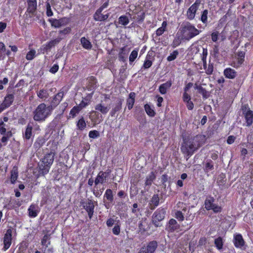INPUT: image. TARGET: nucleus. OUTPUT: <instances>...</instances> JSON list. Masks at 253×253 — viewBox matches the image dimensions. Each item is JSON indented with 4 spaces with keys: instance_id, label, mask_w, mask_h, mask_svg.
Returning a JSON list of instances; mask_svg holds the SVG:
<instances>
[{
    "instance_id": "obj_1",
    "label": "nucleus",
    "mask_w": 253,
    "mask_h": 253,
    "mask_svg": "<svg viewBox=\"0 0 253 253\" xmlns=\"http://www.w3.org/2000/svg\"><path fill=\"white\" fill-rule=\"evenodd\" d=\"M206 140V136L198 134L195 136H188L183 139L181 150L189 159L199 148L202 146Z\"/></svg>"
},
{
    "instance_id": "obj_2",
    "label": "nucleus",
    "mask_w": 253,
    "mask_h": 253,
    "mask_svg": "<svg viewBox=\"0 0 253 253\" xmlns=\"http://www.w3.org/2000/svg\"><path fill=\"white\" fill-rule=\"evenodd\" d=\"M201 32V31L196 28L194 24L188 21L183 22L178 31L184 41H189L199 35Z\"/></svg>"
},
{
    "instance_id": "obj_3",
    "label": "nucleus",
    "mask_w": 253,
    "mask_h": 253,
    "mask_svg": "<svg viewBox=\"0 0 253 253\" xmlns=\"http://www.w3.org/2000/svg\"><path fill=\"white\" fill-rule=\"evenodd\" d=\"M56 153L54 151H50L47 153L41 160L38 164L40 175H45L47 174L54 162Z\"/></svg>"
},
{
    "instance_id": "obj_4",
    "label": "nucleus",
    "mask_w": 253,
    "mask_h": 253,
    "mask_svg": "<svg viewBox=\"0 0 253 253\" xmlns=\"http://www.w3.org/2000/svg\"><path fill=\"white\" fill-rule=\"evenodd\" d=\"M52 111L51 106H46L45 104L42 103L33 111V119L39 122H43L51 115Z\"/></svg>"
},
{
    "instance_id": "obj_5",
    "label": "nucleus",
    "mask_w": 253,
    "mask_h": 253,
    "mask_svg": "<svg viewBox=\"0 0 253 253\" xmlns=\"http://www.w3.org/2000/svg\"><path fill=\"white\" fill-rule=\"evenodd\" d=\"M166 208L160 207L158 208L153 214L152 223L155 227L160 226V222L162 221L166 214Z\"/></svg>"
},
{
    "instance_id": "obj_6",
    "label": "nucleus",
    "mask_w": 253,
    "mask_h": 253,
    "mask_svg": "<svg viewBox=\"0 0 253 253\" xmlns=\"http://www.w3.org/2000/svg\"><path fill=\"white\" fill-rule=\"evenodd\" d=\"M214 201L213 197L211 196L207 197L204 203L205 208L207 211L212 210L214 213L220 212L222 211V208L214 204Z\"/></svg>"
},
{
    "instance_id": "obj_7",
    "label": "nucleus",
    "mask_w": 253,
    "mask_h": 253,
    "mask_svg": "<svg viewBox=\"0 0 253 253\" xmlns=\"http://www.w3.org/2000/svg\"><path fill=\"white\" fill-rule=\"evenodd\" d=\"M95 203L97 204V202H94L92 200L89 199H87L86 201H82L81 202V205L87 213L88 217L90 219L92 218L94 213Z\"/></svg>"
},
{
    "instance_id": "obj_8",
    "label": "nucleus",
    "mask_w": 253,
    "mask_h": 253,
    "mask_svg": "<svg viewBox=\"0 0 253 253\" xmlns=\"http://www.w3.org/2000/svg\"><path fill=\"white\" fill-rule=\"evenodd\" d=\"M201 2V0H195L194 3L187 9L186 16L188 20H192L195 18L196 12L200 5Z\"/></svg>"
},
{
    "instance_id": "obj_9",
    "label": "nucleus",
    "mask_w": 253,
    "mask_h": 253,
    "mask_svg": "<svg viewBox=\"0 0 253 253\" xmlns=\"http://www.w3.org/2000/svg\"><path fill=\"white\" fill-rule=\"evenodd\" d=\"M114 199L113 191L111 189H107L103 196V202L106 209H108L113 206Z\"/></svg>"
},
{
    "instance_id": "obj_10",
    "label": "nucleus",
    "mask_w": 253,
    "mask_h": 253,
    "mask_svg": "<svg viewBox=\"0 0 253 253\" xmlns=\"http://www.w3.org/2000/svg\"><path fill=\"white\" fill-rule=\"evenodd\" d=\"M27 7L25 14L28 18H32L37 9V0H27Z\"/></svg>"
},
{
    "instance_id": "obj_11",
    "label": "nucleus",
    "mask_w": 253,
    "mask_h": 253,
    "mask_svg": "<svg viewBox=\"0 0 253 253\" xmlns=\"http://www.w3.org/2000/svg\"><path fill=\"white\" fill-rule=\"evenodd\" d=\"M242 110L245 118L246 126H250L253 123V111L248 107V105L243 106Z\"/></svg>"
},
{
    "instance_id": "obj_12",
    "label": "nucleus",
    "mask_w": 253,
    "mask_h": 253,
    "mask_svg": "<svg viewBox=\"0 0 253 253\" xmlns=\"http://www.w3.org/2000/svg\"><path fill=\"white\" fill-rule=\"evenodd\" d=\"M158 247V243L156 241L149 242L146 246L142 247L138 253H154Z\"/></svg>"
},
{
    "instance_id": "obj_13",
    "label": "nucleus",
    "mask_w": 253,
    "mask_h": 253,
    "mask_svg": "<svg viewBox=\"0 0 253 253\" xmlns=\"http://www.w3.org/2000/svg\"><path fill=\"white\" fill-rule=\"evenodd\" d=\"M89 118L93 126L99 124L103 120L102 114L95 110H92L89 112Z\"/></svg>"
},
{
    "instance_id": "obj_14",
    "label": "nucleus",
    "mask_w": 253,
    "mask_h": 253,
    "mask_svg": "<svg viewBox=\"0 0 253 253\" xmlns=\"http://www.w3.org/2000/svg\"><path fill=\"white\" fill-rule=\"evenodd\" d=\"M61 40L60 38H57L49 41L47 42L45 44L42 45L39 49V50L42 53L44 54L45 52H47L50 51L51 48L55 46V45L58 44Z\"/></svg>"
},
{
    "instance_id": "obj_15",
    "label": "nucleus",
    "mask_w": 253,
    "mask_h": 253,
    "mask_svg": "<svg viewBox=\"0 0 253 253\" xmlns=\"http://www.w3.org/2000/svg\"><path fill=\"white\" fill-rule=\"evenodd\" d=\"M233 242L236 248L243 249L246 245V242L240 233H236L234 234Z\"/></svg>"
},
{
    "instance_id": "obj_16",
    "label": "nucleus",
    "mask_w": 253,
    "mask_h": 253,
    "mask_svg": "<svg viewBox=\"0 0 253 253\" xmlns=\"http://www.w3.org/2000/svg\"><path fill=\"white\" fill-rule=\"evenodd\" d=\"M12 233V230L11 229H8L4 234L3 238V247L2 248L4 251L7 250L11 245Z\"/></svg>"
},
{
    "instance_id": "obj_17",
    "label": "nucleus",
    "mask_w": 253,
    "mask_h": 253,
    "mask_svg": "<svg viewBox=\"0 0 253 253\" xmlns=\"http://www.w3.org/2000/svg\"><path fill=\"white\" fill-rule=\"evenodd\" d=\"M64 87H63L53 96L49 106H51L52 109L55 108L60 103L64 96Z\"/></svg>"
},
{
    "instance_id": "obj_18",
    "label": "nucleus",
    "mask_w": 253,
    "mask_h": 253,
    "mask_svg": "<svg viewBox=\"0 0 253 253\" xmlns=\"http://www.w3.org/2000/svg\"><path fill=\"white\" fill-rule=\"evenodd\" d=\"M124 102V99L122 98H118L115 103L113 105V107L110 112V115L111 117H114L115 114L121 110L122 108V104Z\"/></svg>"
},
{
    "instance_id": "obj_19",
    "label": "nucleus",
    "mask_w": 253,
    "mask_h": 253,
    "mask_svg": "<svg viewBox=\"0 0 253 253\" xmlns=\"http://www.w3.org/2000/svg\"><path fill=\"white\" fill-rule=\"evenodd\" d=\"M94 91H92L90 93H87L84 97H83L82 100L79 105L83 109L88 106L91 102L92 97Z\"/></svg>"
},
{
    "instance_id": "obj_20",
    "label": "nucleus",
    "mask_w": 253,
    "mask_h": 253,
    "mask_svg": "<svg viewBox=\"0 0 253 253\" xmlns=\"http://www.w3.org/2000/svg\"><path fill=\"white\" fill-rule=\"evenodd\" d=\"M87 83L86 84V88L89 91H94L97 87V81L96 78L94 76H90L87 78Z\"/></svg>"
},
{
    "instance_id": "obj_21",
    "label": "nucleus",
    "mask_w": 253,
    "mask_h": 253,
    "mask_svg": "<svg viewBox=\"0 0 253 253\" xmlns=\"http://www.w3.org/2000/svg\"><path fill=\"white\" fill-rule=\"evenodd\" d=\"M109 172H106L103 171H100L97 174L95 179L94 180V183L95 185H98L99 183L103 184L106 181Z\"/></svg>"
},
{
    "instance_id": "obj_22",
    "label": "nucleus",
    "mask_w": 253,
    "mask_h": 253,
    "mask_svg": "<svg viewBox=\"0 0 253 253\" xmlns=\"http://www.w3.org/2000/svg\"><path fill=\"white\" fill-rule=\"evenodd\" d=\"M102 11L96 10L93 15V19L95 21H106L109 17L110 14L108 13L106 14H103Z\"/></svg>"
},
{
    "instance_id": "obj_23",
    "label": "nucleus",
    "mask_w": 253,
    "mask_h": 253,
    "mask_svg": "<svg viewBox=\"0 0 253 253\" xmlns=\"http://www.w3.org/2000/svg\"><path fill=\"white\" fill-rule=\"evenodd\" d=\"M180 227V226L177 223L176 220L173 218H171L169 221V224L167 228L169 232H173L174 231L179 229Z\"/></svg>"
},
{
    "instance_id": "obj_24",
    "label": "nucleus",
    "mask_w": 253,
    "mask_h": 253,
    "mask_svg": "<svg viewBox=\"0 0 253 253\" xmlns=\"http://www.w3.org/2000/svg\"><path fill=\"white\" fill-rule=\"evenodd\" d=\"M223 75L227 79H234L237 76V72L234 69L228 67L224 70Z\"/></svg>"
},
{
    "instance_id": "obj_25",
    "label": "nucleus",
    "mask_w": 253,
    "mask_h": 253,
    "mask_svg": "<svg viewBox=\"0 0 253 253\" xmlns=\"http://www.w3.org/2000/svg\"><path fill=\"white\" fill-rule=\"evenodd\" d=\"M95 111L101 114L106 115L109 111V108L102 102L97 104L94 107Z\"/></svg>"
},
{
    "instance_id": "obj_26",
    "label": "nucleus",
    "mask_w": 253,
    "mask_h": 253,
    "mask_svg": "<svg viewBox=\"0 0 253 253\" xmlns=\"http://www.w3.org/2000/svg\"><path fill=\"white\" fill-rule=\"evenodd\" d=\"M172 81L169 80L166 83L161 84L159 87V91L162 94H165L167 90L170 88L172 85Z\"/></svg>"
},
{
    "instance_id": "obj_27",
    "label": "nucleus",
    "mask_w": 253,
    "mask_h": 253,
    "mask_svg": "<svg viewBox=\"0 0 253 253\" xmlns=\"http://www.w3.org/2000/svg\"><path fill=\"white\" fill-rule=\"evenodd\" d=\"M14 99V95L12 94H7L2 102V104L6 108H8L10 106L12 103L13 102Z\"/></svg>"
},
{
    "instance_id": "obj_28",
    "label": "nucleus",
    "mask_w": 253,
    "mask_h": 253,
    "mask_svg": "<svg viewBox=\"0 0 253 253\" xmlns=\"http://www.w3.org/2000/svg\"><path fill=\"white\" fill-rule=\"evenodd\" d=\"M136 94L134 92H131L129 93L128 97L126 99V106L128 110H131L134 105L135 103V98Z\"/></svg>"
},
{
    "instance_id": "obj_29",
    "label": "nucleus",
    "mask_w": 253,
    "mask_h": 253,
    "mask_svg": "<svg viewBox=\"0 0 253 253\" xmlns=\"http://www.w3.org/2000/svg\"><path fill=\"white\" fill-rule=\"evenodd\" d=\"M129 22V20L128 17L125 15H123L119 17L118 22L115 21L114 24L116 25V27H118V25L126 26Z\"/></svg>"
},
{
    "instance_id": "obj_30",
    "label": "nucleus",
    "mask_w": 253,
    "mask_h": 253,
    "mask_svg": "<svg viewBox=\"0 0 253 253\" xmlns=\"http://www.w3.org/2000/svg\"><path fill=\"white\" fill-rule=\"evenodd\" d=\"M28 215L31 217H36L39 213L38 206L35 204H31L28 209Z\"/></svg>"
},
{
    "instance_id": "obj_31",
    "label": "nucleus",
    "mask_w": 253,
    "mask_h": 253,
    "mask_svg": "<svg viewBox=\"0 0 253 253\" xmlns=\"http://www.w3.org/2000/svg\"><path fill=\"white\" fill-rule=\"evenodd\" d=\"M160 198L158 194H154L150 201V209L154 210L159 204Z\"/></svg>"
},
{
    "instance_id": "obj_32",
    "label": "nucleus",
    "mask_w": 253,
    "mask_h": 253,
    "mask_svg": "<svg viewBox=\"0 0 253 253\" xmlns=\"http://www.w3.org/2000/svg\"><path fill=\"white\" fill-rule=\"evenodd\" d=\"M195 88L198 90L199 93L202 95V97L204 99H207L210 96L209 92L201 85L195 84Z\"/></svg>"
},
{
    "instance_id": "obj_33",
    "label": "nucleus",
    "mask_w": 253,
    "mask_h": 253,
    "mask_svg": "<svg viewBox=\"0 0 253 253\" xmlns=\"http://www.w3.org/2000/svg\"><path fill=\"white\" fill-rule=\"evenodd\" d=\"M33 126L28 123L27 125L25 132L23 133V137L26 140H29L32 135Z\"/></svg>"
},
{
    "instance_id": "obj_34",
    "label": "nucleus",
    "mask_w": 253,
    "mask_h": 253,
    "mask_svg": "<svg viewBox=\"0 0 253 253\" xmlns=\"http://www.w3.org/2000/svg\"><path fill=\"white\" fill-rule=\"evenodd\" d=\"M178 33L176 34L171 44V46L173 48H176V47L180 45L182 41H183L182 36H181L180 35V36H178Z\"/></svg>"
},
{
    "instance_id": "obj_35",
    "label": "nucleus",
    "mask_w": 253,
    "mask_h": 253,
    "mask_svg": "<svg viewBox=\"0 0 253 253\" xmlns=\"http://www.w3.org/2000/svg\"><path fill=\"white\" fill-rule=\"evenodd\" d=\"M82 110L83 109L79 105L74 106L70 111V117L75 118Z\"/></svg>"
},
{
    "instance_id": "obj_36",
    "label": "nucleus",
    "mask_w": 253,
    "mask_h": 253,
    "mask_svg": "<svg viewBox=\"0 0 253 253\" xmlns=\"http://www.w3.org/2000/svg\"><path fill=\"white\" fill-rule=\"evenodd\" d=\"M144 108L148 116H149L150 117H154L155 116L156 112L154 108H152L149 104H145Z\"/></svg>"
},
{
    "instance_id": "obj_37",
    "label": "nucleus",
    "mask_w": 253,
    "mask_h": 253,
    "mask_svg": "<svg viewBox=\"0 0 253 253\" xmlns=\"http://www.w3.org/2000/svg\"><path fill=\"white\" fill-rule=\"evenodd\" d=\"M156 178V175L154 171H151L150 173L146 177L145 185V186H150Z\"/></svg>"
},
{
    "instance_id": "obj_38",
    "label": "nucleus",
    "mask_w": 253,
    "mask_h": 253,
    "mask_svg": "<svg viewBox=\"0 0 253 253\" xmlns=\"http://www.w3.org/2000/svg\"><path fill=\"white\" fill-rule=\"evenodd\" d=\"M81 43L84 49H90L92 48V44L85 37H82L81 39Z\"/></svg>"
},
{
    "instance_id": "obj_39",
    "label": "nucleus",
    "mask_w": 253,
    "mask_h": 253,
    "mask_svg": "<svg viewBox=\"0 0 253 253\" xmlns=\"http://www.w3.org/2000/svg\"><path fill=\"white\" fill-rule=\"evenodd\" d=\"M245 52L243 51H238L237 53V61L239 66L243 64L245 61Z\"/></svg>"
},
{
    "instance_id": "obj_40",
    "label": "nucleus",
    "mask_w": 253,
    "mask_h": 253,
    "mask_svg": "<svg viewBox=\"0 0 253 253\" xmlns=\"http://www.w3.org/2000/svg\"><path fill=\"white\" fill-rule=\"evenodd\" d=\"M167 25L166 21H164L162 22V26L159 28L156 31V34L157 36H161L166 31Z\"/></svg>"
},
{
    "instance_id": "obj_41",
    "label": "nucleus",
    "mask_w": 253,
    "mask_h": 253,
    "mask_svg": "<svg viewBox=\"0 0 253 253\" xmlns=\"http://www.w3.org/2000/svg\"><path fill=\"white\" fill-rule=\"evenodd\" d=\"M37 94L38 97L42 99H46L49 97L48 91L44 89H40Z\"/></svg>"
},
{
    "instance_id": "obj_42",
    "label": "nucleus",
    "mask_w": 253,
    "mask_h": 253,
    "mask_svg": "<svg viewBox=\"0 0 253 253\" xmlns=\"http://www.w3.org/2000/svg\"><path fill=\"white\" fill-rule=\"evenodd\" d=\"M77 127L80 130H83L86 126V124L83 117H82L77 122Z\"/></svg>"
},
{
    "instance_id": "obj_43",
    "label": "nucleus",
    "mask_w": 253,
    "mask_h": 253,
    "mask_svg": "<svg viewBox=\"0 0 253 253\" xmlns=\"http://www.w3.org/2000/svg\"><path fill=\"white\" fill-rule=\"evenodd\" d=\"M45 139L42 137H39L34 143V147L35 148L40 149L45 143Z\"/></svg>"
},
{
    "instance_id": "obj_44",
    "label": "nucleus",
    "mask_w": 253,
    "mask_h": 253,
    "mask_svg": "<svg viewBox=\"0 0 253 253\" xmlns=\"http://www.w3.org/2000/svg\"><path fill=\"white\" fill-rule=\"evenodd\" d=\"M209 11L208 9H205L201 12V18L200 19V21L202 22L205 24L207 25L208 23V16Z\"/></svg>"
},
{
    "instance_id": "obj_45",
    "label": "nucleus",
    "mask_w": 253,
    "mask_h": 253,
    "mask_svg": "<svg viewBox=\"0 0 253 253\" xmlns=\"http://www.w3.org/2000/svg\"><path fill=\"white\" fill-rule=\"evenodd\" d=\"M10 181L12 184L15 183L18 176V172L17 169H12L10 172Z\"/></svg>"
},
{
    "instance_id": "obj_46",
    "label": "nucleus",
    "mask_w": 253,
    "mask_h": 253,
    "mask_svg": "<svg viewBox=\"0 0 253 253\" xmlns=\"http://www.w3.org/2000/svg\"><path fill=\"white\" fill-rule=\"evenodd\" d=\"M214 166L213 163L211 159H209L207 161L205 167H204V170L205 172H208L210 170H211L213 169Z\"/></svg>"
},
{
    "instance_id": "obj_47",
    "label": "nucleus",
    "mask_w": 253,
    "mask_h": 253,
    "mask_svg": "<svg viewBox=\"0 0 253 253\" xmlns=\"http://www.w3.org/2000/svg\"><path fill=\"white\" fill-rule=\"evenodd\" d=\"M150 55L148 52L146 55V59L144 61V64L143 65V67L144 69H148L151 67L152 65L153 62L151 60H150Z\"/></svg>"
},
{
    "instance_id": "obj_48",
    "label": "nucleus",
    "mask_w": 253,
    "mask_h": 253,
    "mask_svg": "<svg viewBox=\"0 0 253 253\" xmlns=\"http://www.w3.org/2000/svg\"><path fill=\"white\" fill-rule=\"evenodd\" d=\"M42 245L44 246L45 248H47L50 244V237L48 235H44L41 241Z\"/></svg>"
},
{
    "instance_id": "obj_49",
    "label": "nucleus",
    "mask_w": 253,
    "mask_h": 253,
    "mask_svg": "<svg viewBox=\"0 0 253 253\" xmlns=\"http://www.w3.org/2000/svg\"><path fill=\"white\" fill-rule=\"evenodd\" d=\"M12 135L11 131H8L6 132L5 135L2 137L1 142L3 143V146H5L7 144L8 139L12 136Z\"/></svg>"
},
{
    "instance_id": "obj_50",
    "label": "nucleus",
    "mask_w": 253,
    "mask_h": 253,
    "mask_svg": "<svg viewBox=\"0 0 253 253\" xmlns=\"http://www.w3.org/2000/svg\"><path fill=\"white\" fill-rule=\"evenodd\" d=\"M214 244L216 248L220 250H221L223 246V242L221 237H218L214 240Z\"/></svg>"
},
{
    "instance_id": "obj_51",
    "label": "nucleus",
    "mask_w": 253,
    "mask_h": 253,
    "mask_svg": "<svg viewBox=\"0 0 253 253\" xmlns=\"http://www.w3.org/2000/svg\"><path fill=\"white\" fill-rule=\"evenodd\" d=\"M179 54V52L177 50H173L170 53L169 55L167 57V60L169 61H172L175 60Z\"/></svg>"
},
{
    "instance_id": "obj_52",
    "label": "nucleus",
    "mask_w": 253,
    "mask_h": 253,
    "mask_svg": "<svg viewBox=\"0 0 253 253\" xmlns=\"http://www.w3.org/2000/svg\"><path fill=\"white\" fill-rule=\"evenodd\" d=\"M36 50L34 49H32L27 53L26 59L27 60H32L36 57Z\"/></svg>"
},
{
    "instance_id": "obj_53",
    "label": "nucleus",
    "mask_w": 253,
    "mask_h": 253,
    "mask_svg": "<svg viewBox=\"0 0 253 253\" xmlns=\"http://www.w3.org/2000/svg\"><path fill=\"white\" fill-rule=\"evenodd\" d=\"M213 63L211 62V61H209L208 67L207 68V69H206L205 73L208 75H211L213 73Z\"/></svg>"
},
{
    "instance_id": "obj_54",
    "label": "nucleus",
    "mask_w": 253,
    "mask_h": 253,
    "mask_svg": "<svg viewBox=\"0 0 253 253\" xmlns=\"http://www.w3.org/2000/svg\"><path fill=\"white\" fill-rule=\"evenodd\" d=\"M138 55V50L136 49L133 50L129 57V61L130 64L132 63L137 58Z\"/></svg>"
},
{
    "instance_id": "obj_55",
    "label": "nucleus",
    "mask_w": 253,
    "mask_h": 253,
    "mask_svg": "<svg viewBox=\"0 0 253 253\" xmlns=\"http://www.w3.org/2000/svg\"><path fill=\"white\" fill-rule=\"evenodd\" d=\"M48 21L50 23L52 27H53L55 28H59L61 27V25L60 24L59 19H56L55 18H51V19H49Z\"/></svg>"
},
{
    "instance_id": "obj_56",
    "label": "nucleus",
    "mask_w": 253,
    "mask_h": 253,
    "mask_svg": "<svg viewBox=\"0 0 253 253\" xmlns=\"http://www.w3.org/2000/svg\"><path fill=\"white\" fill-rule=\"evenodd\" d=\"M100 136L99 132L96 130H90L88 133V136L90 138L95 139Z\"/></svg>"
},
{
    "instance_id": "obj_57",
    "label": "nucleus",
    "mask_w": 253,
    "mask_h": 253,
    "mask_svg": "<svg viewBox=\"0 0 253 253\" xmlns=\"http://www.w3.org/2000/svg\"><path fill=\"white\" fill-rule=\"evenodd\" d=\"M175 217L180 222L183 221L184 220V217L182 211H177L175 212Z\"/></svg>"
},
{
    "instance_id": "obj_58",
    "label": "nucleus",
    "mask_w": 253,
    "mask_h": 253,
    "mask_svg": "<svg viewBox=\"0 0 253 253\" xmlns=\"http://www.w3.org/2000/svg\"><path fill=\"white\" fill-rule=\"evenodd\" d=\"M61 27L62 26H66L69 24L70 19L67 17H63L59 19Z\"/></svg>"
},
{
    "instance_id": "obj_59",
    "label": "nucleus",
    "mask_w": 253,
    "mask_h": 253,
    "mask_svg": "<svg viewBox=\"0 0 253 253\" xmlns=\"http://www.w3.org/2000/svg\"><path fill=\"white\" fill-rule=\"evenodd\" d=\"M46 14L48 17H50L53 15V13L51 8L50 4L49 2L46 3Z\"/></svg>"
},
{
    "instance_id": "obj_60",
    "label": "nucleus",
    "mask_w": 253,
    "mask_h": 253,
    "mask_svg": "<svg viewBox=\"0 0 253 253\" xmlns=\"http://www.w3.org/2000/svg\"><path fill=\"white\" fill-rule=\"evenodd\" d=\"M71 28L68 27H66V28H64L63 30H60L59 31V33L61 35H66L70 34L71 33Z\"/></svg>"
},
{
    "instance_id": "obj_61",
    "label": "nucleus",
    "mask_w": 253,
    "mask_h": 253,
    "mask_svg": "<svg viewBox=\"0 0 253 253\" xmlns=\"http://www.w3.org/2000/svg\"><path fill=\"white\" fill-rule=\"evenodd\" d=\"M132 212L135 215H137V213L140 211V210L138 208V204L137 203H134L132 205Z\"/></svg>"
},
{
    "instance_id": "obj_62",
    "label": "nucleus",
    "mask_w": 253,
    "mask_h": 253,
    "mask_svg": "<svg viewBox=\"0 0 253 253\" xmlns=\"http://www.w3.org/2000/svg\"><path fill=\"white\" fill-rule=\"evenodd\" d=\"M120 226L119 224H116L112 229V232L115 235H118L120 233Z\"/></svg>"
},
{
    "instance_id": "obj_63",
    "label": "nucleus",
    "mask_w": 253,
    "mask_h": 253,
    "mask_svg": "<svg viewBox=\"0 0 253 253\" xmlns=\"http://www.w3.org/2000/svg\"><path fill=\"white\" fill-rule=\"evenodd\" d=\"M219 35V34L218 31H215V32H213V33H212L211 34V40L213 42H217L218 38Z\"/></svg>"
},
{
    "instance_id": "obj_64",
    "label": "nucleus",
    "mask_w": 253,
    "mask_h": 253,
    "mask_svg": "<svg viewBox=\"0 0 253 253\" xmlns=\"http://www.w3.org/2000/svg\"><path fill=\"white\" fill-rule=\"evenodd\" d=\"M59 69V66L57 64H54L50 69L49 72L52 74L56 73Z\"/></svg>"
}]
</instances>
